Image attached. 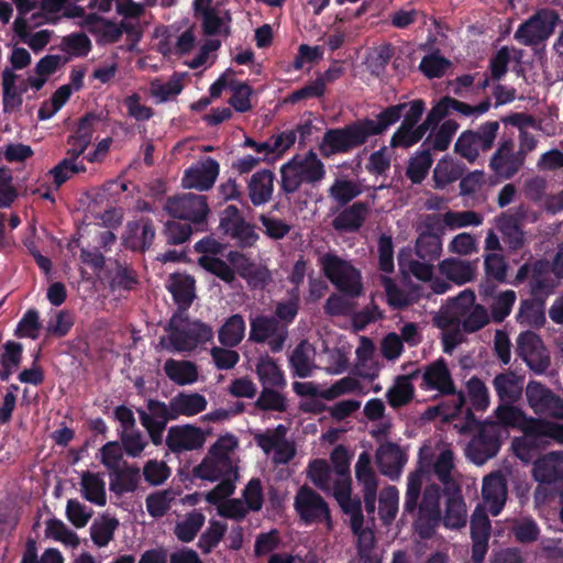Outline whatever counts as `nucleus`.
<instances>
[{
    "label": "nucleus",
    "instance_id": "obj_23",
    "mask_svg": "<svg viewBox=\"0 0 563 563\" xmlns=\"http://www.w3.org/2000/svg\"><path fill=\"white\" fill-rule=\"evenodd\" d=\"M274 181L275 174L271 169H261L251 176L247 191L254 207L263 206L272 200Z\"/></svg>",
    "mask_w": 563,
    "mask_h": 563
},
{
    "label": "nucleus",
    "instance_id": "obj_9",
    "mask_svg": "<svg viewBox=\"0 0 563 563\" xmlns=\"http://www.w3.org/2000/svg\"><path fill=\"white\" fill-rule=\"evenodd\" d=\"M294 507L305 525L325 522L328 527H332L328 503L311 487L303 485L297 490Z\"/></svg>",
    "mask_w": 563,
    "mask_h": 563
},
{
    "label": "nucleus",
    "instance_id": "obj_19",
    "mask_svg": "<svg viewBox=\"0 0 563 563\" xmlns=\"http://www.w3.org/2000/svg\"><path fill=\"white\" fill-rule=\"evenodd\" d=\"M166 288L177 305L175 313H186L196 298V280L191 275L173 273L166 280Z\"/></svg>",
    "mask_w": 563,
    "mask_h": 563
},
{
    "label": "nucleus",
    "instance_id": "obj_41",
    "mask_svg": "<svg viewBox=\"0 0 563 563\" xmlns=\"http://www.w3.org/2000/svg\"><path fill=\"white\" fill-rule=\"evenodd\" d=\"M495 415L497 418V424L501 429V437L507 434L505 428L512 427L519 428L521 431L525 430V427L530 423L531 419H527L521 410L516 407L508 405H500L495 410Z\"/></svg>",
    "mask_w": 563,
    "mask_h": 563
},
{
    "label": "nucleus",
    "instance_id": "obj_44",
    "mask_svg": "<svg viewBox=\"0 0 563 563\" xmlns=\"http://www.w3.org/2000/svg\"><path fill=\"white\" fill-rule=\"evenodd\" d=\"M229 88L232 90V96L229 99L230 106L240 113L250 111L252 109L250 98L253 95V88L245 81L234 79L229 81Z\"/></svg>",
    "mask_w": 563,
    "mask_h": 563
},
{
    "label": "nucleus",
    "instance_id": "obj_64",
    "mask_svg": "<svg viewBox=\"0 0 563 563\" xmlns=\"http://www.w3.org/2000/svg\"><path fill=\"white\" fill-rule=\"evenodd\" d=\"M173 497L169 490L150 494L145 500L147 512L153 518H161L170 509Z\"/></svg>",
    "mask_w": 563,
    "mask_h": 563
},
{
    "label": "nucleus",
    "instance_id": "obj_16",
    "mask_svg": "<svg viewBox=\"0 0 563 563\" xmlns=\"http://www.w3.org/2000/svg\"><path fill=\"white\" fill-rule=\"evenodd\" d=\"M508 488L505 476L500 472H494L483 478L482 498L485 510L492 516H498L507 500Z\"/></svg>",
    "mask_w": 563,
    "mask_h": 563
},
{
    "label": "nucleus",
    "instance_id": "obj_2",
    "mask_svg": "<svg viewBox=\"0 0 563 563\" xmlns=\"http://www.w3.org/2000/svg\"><path fill=\"white\" fill-rule=\"evenodd\" d=\"M386 129L387 108L379 112L377 120L365 118L342 128L328 129L319 146L320 153L327 158L350 153L365 144L368 137L380 134Z\"/></svg>",
    "mask_w": 563,
    "mask_h": 563
},
{
    "label": "nucleus",
    "instance_id": "obj_1",
    "mask_svg": "<svg viewBox=\"0 0 563 563\" xmlns=\"http://www.w3.org/2000/svg\"><path fill=\"white\" fill-rule=\"evenodd\" d=\"M475 295L471 290L462 291L450 300L434 317L435 324L443 330V350L451 353L459 343V325L466 331H477L489 321L487 310L475 305Z\"/></svg>",
    "mask_w": 563,
    "mask_h": 563
},
{
    "label": "nucleus",
    "instance_id": "obj_13",
    "mask_svg": "<svg viewBox=\"0 0 563 563\" xmlns=\"http://www.w3.org/2000/svg\"><path fill=\"white\" fill-rule=\"evenodd\" d=\"M517 350L533 372L541 374L549 367V352L536 333L530 331L521 333L517 340Z\"/></svg>",
    "mask_w": 563,
    "mask_h": 563
},
{
    "label": "nucleus",
    "instance_id": "obj_12",
    "mask_svg": "<svg viewBox=\"0 0 563 563\" xmlns=\"http://www.w3.org/2000/svg\"><path fill=\"white\" fill-rule=\"evenodd\" d=\"M499 123L487 122L477 132H463L455 143V151L470 162L477 158L481 152L487 151L494 144Z\"/></svg>",
    "mask_w": 563,
    "mask_h": 563
},
{
    "label": "nucleus",
    "instance_id": "obj_51",
    "mask_svg": "<svg viewBox=\"0 0 563 563\" xmlns=\"http://www.w3.org/2000/svg\"><path fill=\"white\" fill-rule=\"evenodd\" d=\"M222 465H224L223 461H219L208 454L200 464L192 468V475L196 478L216 482L230 472V468L225 471Z\"/></svg>",
    "mask_w": 563,
    "mask_h": 563
},
{
    "label": "nucleus",
    "instance_id": "obj_30",
    "mask_svg": "<svg viewBox=\"0 0 563 563\" xmlns=\"http://www.w3.org/2000/svg\"><path fill=\"white\" fill-rule=\"evenodd\" d=\"M172 410L178 419L179 416H196L207 408V399L198 393H178L170 400Z\"/></svg>",
    "mask_w": 563,
    "mask_h": 563
},
{
    "label": "nucleus",
    "instance_id": "obj_61",
    "mask_svg": "<svg viewBox=\"0 0 563 563\" xmlns=\"http://www.w3.org/2000/svg\"><path fill=\"white\" fill-rule=\"evenodd\" d=\"M123 449L118 441L107 442L100 449V462L110 472L123 466Z\"/></svg>",
    "mask_w": 563,
    "mask_h": 563
},
{
    "label": "nucleus",
    "instance_id": "obj_57",
    "mask_svg": "<svg viewBox=\"0 0 563 563\" xmlns=\"http://www.w3.org/2000/svg\"><path fill=\"white\" fill-rule=\"evenodd\" d=\"M461 174L462 169L452 159H441L433 170L435 187L444 188L450 183L456 180Z\"/></svg>",
    "mask_w": 563,
    "mask_h": 563
},
{
    "label": "nucleus",
    "instance_id": "obj_26",
    "mask_svg": "<svg viewBox=\"0 0 563 563\" xmlns=\"http://www.w3.org/2000/svg\"><path fill=\"white\" fill-rule=\"evenodd\" d=\"M423 387L441 394L454 391V384L450 371L443 360L429 364L423 372Z\"/></svg>",
    "mask_w": 563,
    "mask_h": 563
},
{
    "label": "nucleus",
    "instance_id": "obj_33",
    "mask_svg": "<svg viewBox=\"0 0 563 563\" xmlns=\"http://www.w3.org/2000/svg\"><path fill=\"white\" fill-rule=\"evenodd\" d=\"M166 376L179 386L190 385L198 379V367L191 361L169 358L164 364Z\"/></svg>",
    "mask_w": 563,
    "mask_h": 563
},
{
    "label": "nucleus",
    "instance_id": "obj_59",
    "mask_svg": "<svg viewBox=\"0 0 563 563\" xmlns=\"http://www.w3.org/2000/svg\"><path fill=\"white\" fill-rule=\"evenodd\" d=\"M308 477L316 487L328 490L331 481V470L328 462L323 459L312 460L308 466Z\"/></svg>",
    "mask_w": 563,
    "mask_h": 563
},
{
    "label": "nucleus",
    "instance_id": "obj_24",
    "mask_svg": "<svg viewBox=\"0 0 563 563\" xmlns=\"http://www.w3.org/2000/svg\"><path fill=\"white\" fill-rule=\"evenodd\" d=\"M399 265L402 272L411 274L421 282L430 283V288L433 292L444 294L448 291L449 284L440 278L433 277V265L416 260H407L405 254L400 255Z\"/></svg>",
    "mask_w": 563,
    "mask_h": 563
},
{
    "label": "nucleus",
    "instance_id": "obj_31",
    "mask_svg": "<svg viewBox=\"0 0 563 563\" xmlns=\"http://www.w3.org/2000/svg\"><path fill=\"white\" fill-rule=\"evenodd\" d=\"M80 486L86 500L101 507L107 504L106 483L99 473L84 471L80 475Z\"/></svg>",
    "mask_w": 563,
    "mask_h": 563
},
{
    "label": "nucleus",
    "instance_id": "obj_39",
    "mask_svg": "<svg viewBox=\"0 0 563 563\" xmlns=\"http://www.w3.org/2000/svg\"><path fill=\"white\" fill-rule=\"evenodd\" d=\"M256 374L264 387H279L286 385L283 371L279 368L275 360L268 355L261 356L256 364Z\"/></svg>",
    "mask_w": 563,
    "mask_h": 563
},
{
    "label": "nucleus",
    "instance_id": "obj_37",
    "mask_svg": "<svg viewBox=\"0 0 563 563\" xmlns=\"http://www.w3.org/2000/svg\"><path fill=\"white\" fill-rule=\"evenodd\" d=\"M18 75L9 67L2 71V103L4 112L18 110L23 103V93L25 90H19L15 85Z\"/></svg>",
    "mask_w": 563,
    "mask_h": 563
},
{
    "label": "nucleus",
    "instance_id": "obj_8",
    "mask_svg": "<svg viewBox=\"0 0 563 563\" xmlns=\"http://www.w3.org/2000/svg\"><path fill=\"white\" fill-rule=\"evenodd\" d=\"M165 210L172 218L189 221L197 227L206 224L210 212L207 197L191 192L168 197Z\"/></svg>",
    "mask_w": 563,
    "mask_h": 563
},
{
    "label": "nucleus",
    "instance_id": "obj_21",
    "mask_svg": "<svg viewBox=\"0 0 563 563\" xmlns=\"http://www.w3.org/2000/svg\"><path fill=\"white\" fill-rule=\"evenodd\" d=\"M532 476L540 484L563 479V452H551L539 457L533 464Z\"/></svg>",
    "mask_w": 563,
    "mask_h": 563
},
{
    "label": "nucleus",
    "instance_id": "obj_63",
    "mask_svg": "<svg viewBox=\"0 0 563 563\" xmlns=\"http://www.w3.org/2000/svg\"><path fill=\"white\" fill-rule=\"evenodd\" d=\"M255 407L264 411L283 412L287 408L286 398L272 387H264L255 401Z\"/></svg>",
    "mask_w": 563,
    "mask_h": 563
},
{
    "label": "nucleus",
    "instance_id": "obj_15",
    "mask_svg": "<svg viewBox=\"0 0 563 563\" xmlns=\"http://www.w3.org/2000/svg\"><path fill=\"white\" fill-rule=\"evenodd\" d=\"M155 236L156 230L153 220L142 217L139 220L128 222L123 245L132 252L144 254L153 245Z\"/></svg>",
    "mask_w": 563,
    "mask_h": 563
},
{
    "label": "nucleus",
    "instance_id": "obj_5",
    "mask_svg": "<svg viewBox=\"0 0 563 563\" xmlns=\"http://www.w3.org/2000/svg\"><path fill=\"white\" fill-rule=\"evenodd\" d=\"M424 108L422 100H413L409 103H401L389 108V125L401 117L404 118L400 128L390 140L391 146L408 147L422 139L429 126L424 122L418 126L416 124L420 120Z\"/></svg>",
    "mask_w": 563,
    "mask_h": 563
},
{
    "label": "nucleus",
    "instance_id": "obj_35",
    "mask_svg": "<svg viewBox=\"0 0 563 563\" xmlns=\"http://www.w3.org/2000/svg\"><path fill=\"white\" fill-rule=\"evenodd\" d=\"M246 324L240 313L230 316L218 331V339L222 346L235 347L245 335Z\"/></svg>",
    "mask_w": 563,
    "mask_h": 563
},
{
    "label": "nucleus",
    "instance_id": "obj_32",
    "mask_svg": "<svg viewBox=\"0 0 563 563\" xmlns=\"http://www.w3.org/2000/svg\"><path fill=\"white\" fill-rule=\"evenodd\" d=\"M522 432V437L516 438L512 441V450L518 459L525 463H528L540 450L543 443L541 442V439L531 421L525 427Z\"/></svg>",
    "mask_w": 563,
    "mask_h": 563
},
{
    "label": "nucleus",
    "instance_id": "obj_28",
    "mask_svg": "<svg viewBox=\"0 0 563 563\" xmlns=\"http://www.w3.org/2000/svg\"><path fill=\"white\" fill-rule=\"evenodd\" d=\"M439 269L449 280L463 285L474 279L476 263L450 257L440 262Z\"/></svg>",
    "mask_w": 563,
    "mask_h": 563
},
{
    "label": "nucleus",
    "instance_id": "obj_46",
    "mask_svg": "<svg viewBox=\"0 0 563 563\" xmlns=\"http://www.w3.org/2000/svg\"><path fill=\"white\" fill-rule=\"evenodd\" d=\"M198 264L205 271L217 276L227 284L235 280V271L223 260L217 256L202 255L198 260Z\"/></svg>",
    "mask_w": 563,
    "mask_h": 563
},
{
    "label": "nucleus",
    "instance_id": "obj_54",
    "mask_svg": "<svg viewBox=\"0 0 563 563\" xmlns=\"http://www.w3.org/2000/svg\"><path fill=\"white\" fill-rule=\"evenodd\" d=\"M119 526L117 518H104L101 522L95 521L90 526V537L93 543L103 548L113 539L114 531Z\"/></svg>",
    "mask_w": 563,
    "mask_h": 563
},
{
    "label": "nucleus",
    "instance_id": "obj_10",
    "mask_svg": "<svg viewBox=\"0 0 563 563\" xmlns=\"http://www.w3.org/2000/svg\"><path fill=\"white\" fill-rule=\"evenodd\" d=\"M501 429L495 421H485L466 448L467 457L476 465H483L495 456L500 446Z\"/></svg>",
    "mask_w": 563,
    "mask_h": 563
},
{
    "label": "nucleus",
    "instance_id": "obj_56",
    "mask_svg": "<svg viewBox=\"0 0 563 563\" xmlns=\"http://www.w3.org/2000/svg\"><path fill=\"white\" fill-rule=\"evenodd\" d=\"M432 158L428 150L418 151L409 161L407 175L413 183H420L428 174Z\"/></svg>",
    "mask_w": 563,
    "mask_h": 563
},
{
    "label": "nucleus",
    "instance_id": "obj_55",
    "mask_svg": "<svg viewBox=\"0 0 563 563\" xmlns=\"http://www.w3.org/2000/svg\"><path fill=\"white\" fill-rule=\"evenodd\" d=\"M457 129L459 125L456 122L446 120L437 130L429 134L427 142L434 150L445 151Z\"/></svg>",
    "mask_w": 563,
    "mask_h": 563
},
{
    "label": "nucleus",
    "instance_id": "obj_34",
    "mask_svg": "<svg viewBox=\"0 0 563 563\" xmlns=\"http://www.w3.org/2000/svg\"><path fill=\"white\" fill-rule=\"evenodd\" d=\"M136 412L141 423L142 419L146 418L151 426L166 427L169 421L176 420L170 401L165 404L157 399H148L146 401V409L137 408Z\"/></svg>",
    "mask_w": 563,
    "mask_h": 563
},
{
    "label": "nucleus",
    "instance_id": "obj_43",
    "mask_svg": "<svg viewBox=\"0 0 563 563\" xmlns=\"http://www.w3.org/2000/svg\"><path fill=\"white\" fill-rule=\"evenodd\" d=\"M517 320L523 325L541 327L545 322L544 305L536 299L525 300L520 305Z\"/></svg>",
    "mask_w": 563,
    "mask_h": 563
},
{
    "label": "nucleus",
    "instance_id": "obj_60",
    "mask_svg": "<svg viewBox=\"0 0 563 563\" xmlns=\"http://www.w3.org/2000/svg\"><path fill=\"white\" fill-rule=\"evenodd\" d=\"M192 234L190 223H180L175 220H168L163 230L166 243L168 245H179L189 240Z\"/></svg>",
    "mask_w": 563,
    "mask_h": 563
},
{
    "label": "nucleus",
    "instance_id": "obj_4",
    "mask_svg": "<svg viewBox=\"0 0 563 563\" xmlns=\"http://www.w3.org/2000/svg\"><path fill=\"white\" fill-rule=\"evenodd\" d=\"M279 190L286 197L297 192L302 184H317L325 176V167L317 154L310 150L303 157L295 155L279 169Z\"/></svg>",
    "mask_w": 563,
    "mask_h": 563
},
{
    "label": "nucleus",
    "instance_id": "obj_20",
    "mask_svg": "<svg viewBox=\"0 0 563 563\" xmlns=\"http://www.w3.org/2000/svg\"><path fill=\"white\" fill-rule=\"evenodd\" d=\"M523 156L514 152V142L511 140L503 141L490 159V167L503 178L514 176L523 164Z\"/></svg>",
    "mask_w": 563,
    "mask_h": 563
},
{
    "label": "nucleus",
    "instance_id": "obj_48",
    "mask_svg": "<svg viewBox=\"0 0 563 563\" xmlns=\"http://www.w3.org/2000/svg\"><path fill=\"white\" fill-rule=\"evenodd\" d=\"M442 222L450 230L478 227L483 223V216L475 211H448L442 216Z\"/></svg>",
    "mask_w": 563,
    "mask_h": 563
},
{
    "label": "nucleus",
    "instance_id": "obj_18",
    "mask_svg": "<svg viewBox=\"0 0 563 563\" xmlns=\"http://www.w3.org/2000/svg\"><path fill=\"white\" fill-rule=\"evenodd\" d=\"M219 172V163L212 157H207L200 164L190 166L185 170L181 185L184 188H194L200 191L209 190L214 185Z\"/></svg>",
    "mask_w": 563,
    "mask_h": 563
},
{
    "label": "nucleus",
    "instance_id": "obj_11",
    "mask_svg": "<svg viewBox=\"0 0 563 563\" xmlns=\"http://www.w3.org/2000/svg\"><path fill=\"white\" fill-rule=\"evenodd\" d=\"M558 20L554 11L540 10L517 29L515 38L523 45L540 44L553 33Z\"/></svg>",
    "mask_w": 563,
    "mask_h": 563
},
{
    "label": "nucleus",
    "instance_id": "obj_42",
    "mask_svg": "<svg viewBox=\"0 0 563 563\" xmlns=\"http://www.w3.org/2000/svg\"><path fill=\"white\" fill-rule=\"evenodd\" d=\"M206 517L202 512L194 510L189 512L185 520L177 522L174 533L181 542H191L205 523Z\"/></svg>",
    "mask_w": 563,
    "mask_h": 563
},
{
    "label": "nucleus",
    "instance_id": "obj_36",
    "mask_svg": "<svg viewBox=\"0 0 563 563\" xmlns=\"http://www.w3.org/2000/svg\"><path fill=\"white\" fill-rule=\"evenodd\" d=\"M284 327L276 317L267 314H257L250 319L249 341L254 343H265L271 336Z\"/></svg>",
    "mask_w": 563,
    "mask_h": 563
},
{
    "label": "nucleus",
    "instance_id": "obj_22",
    "mask_svg": "<svg viewBox=\"0 0 563 563\" xmlns=\"http://www.w3.org/2000/svg\"><path fill=\"white\" fill-rule=\"evenodd\" d=\"M82 26L96 37L98 45L117 43L122 36V30H119L118 23L100 16L97 13H89Z\"/></svg>",
    "mask_w": 563,
    "mask_h": 563
},
{
    "label": "nucleus",
    "instance_id": "obj_25",
    "mask_svg": "<svg viewBox=\"0 0 563 563\" xmlns=\"http://www.w3.org/2000/svg\"><path fill=\"white\" fill-rule=\"evenodd\" d=\"M368 213L366 202L356 201L343 208L332 220V227L338 232H356L363 225Z\"/></svg>",
    "mask_w": 563,
    "mask_h": 563
},
{
    "label": "nucleus",
    "instance_id": "obj_29",
    "mask_svg": "<svg viewBox=\"0 0 563 563\" xmlns=\"http://www.w3.org/2000/svg\"><path fill=\"white\" fill-rule=\"evenodd\" d=\"M482 295L489 305L493 320L497 322H501L509 316L517 299L514 290H504L494 294L488 287L483 289Z\"/></svg>",
    "mask_w": 563,
    "mask_h": 563
},
{
    "label": "nucleus",
    "instance_id": "obj_45",
    "mask_svg": "<svg viewBox=\"0 0 563 563\" xmlns=\"http://www.w3.org/2000/svg\"><path fill=\"white\" fill-rule=\"evenodd\" d=\"M495 225L504 235L510 247L517 249L522 244L523 233L519 229L517 218L509 214H501L495 219Z\"/></svg>",
    "mask_w": 563,
    "mask_h": 563
},
{
    "label": "nucleus",
    "instance_id": "obj_3",
    "mask_svg": "<svg viewBox=\"0 0 563 563\" xmlns=\"http://www.w3.org/2000/svg\"><path fill=\"white\" fill-rule=\"evenodd\" d=\"M165 331L168 332L167 344L162 338L161 344L175 352H191L199 345L213 339L212 328L200 321H189L186 313H173Z\"/></svg>",
    "mask_w": 563,
    "mask_h": 563
},
{
    "label": "nucleus",
    "instance_id": "obj_49",
    "mask_svg": "<svg viewBox=\"0 0 563 563\" xmlns=\"http://www.w3.org/2000/svg\"><path fill=\"white\" fill-rule=\"evenodd\" d=\"M416 253L424 261H434L442 253V241L438 234L422 233L416 242Z\"/></svg>",
    "mask_w": 563,
    "mask_h": 563
},
{
    "label": "nucleus",
    "instance_id": "obj_53",
    "mask_svg": "<svg viewBox=\"0 0 563 563\" xmlns=\"http://www.w3.org/2000/svg\"><path fill=\"white\" fill-rule=\"evenodd\" d=\"M361 194L357 184L347 179H336L329 189V195L340 207L347 206L354 198Z\"/></svg>",
    "mask_w": 563,
    "mask_h": 563
},
{
    "label": "nucleus",
    "instance_id": "obj_17",
    "mask_svg": "<svg viewBox=\"0 0 563 563\" xmlns=\"http://www.w3.org/2000/svg\"><path fill=\"white\" fill-rule=\"evenodd\" d=\"M206 435L201 428L192 424L173 426L167 432L165 443L173 453L195 451L203 446Z\"/></svg>",
    "mask_w": 563,
    "mask_h": 563
},
{
    "label": "nucleus",
    "instance_id": "obj_47",
    "mask_svg": "<svg viewBox=\"0 0 563 563\" xmlns=\"http://www.w3.org/2000/svg\"><path fill=\"white\" fill-rule=\"evenodd\" d=\"M45 536L71 548H77L80 543L76 532L70 530L60 519L57 518H52L46 521Z\"/></svg>",
    "mask_w": 563,
    "mask_h": 563
},
{
    "label": "nucleus",
    "instance_id": "obj_52",
    "mask_svg": "<svg viewBox=\"0 0 563 563\" xmlns=\"http://www.w3.org/2000/svg\"><path fill=\"white\" fill-rule=\"evenodd\" d=\"M60 49L76 57H86L91 48L90 38L82 32H75L62 38Z\"/></svg>",
    "mask_w": 563,
    "mask_h": 563
},
{
    "label": "nucleus",
    "instance_id": "obj_40",
    "mask_svg": "<svg viewBox=\"0 0 563 563\" xmlns=\"http://www.w3.org/2000/svg\"><path fill=\"white\" fill-rule=\"evenodd\" d=\"M493 383L499 399L504 402L515 401L522 391L523 380L514 373L499 374Z\"/></svg>",
    "mask_w": 563,
    "mask_h": 563
},
{
    "label": "nucleus",
    "instance_id": "obj_62",
    "mask_svg": "<svg viewBox=\"0 0 563 563\" xmlns=\"http://www.w3.org/2000/svg\"><path fill=\"white\" fill-rule=\"evenodd\" d=\"M467 395L474 409L486 410L489 406V391L477 377H472L466 384Z\"/></svg>",
    "mask_w": 563,
    "mask_h": 563
},
{
    "label": "nucleus",
    "instance_id": "obj_14",
    "mask_svg": "<svg viewBox=\"0 0 563 563\" xmlns=\"http://www.w3.org/2000/svg\"><path fill=\"white\" fill-rule=\"evenodd\" d=\"M526 395L536 413L563 419V400L540 383H529Z\"/></svg>",
    "mask_w": 563,
    "mask_h": 563
},
{
    "label": "nucleus",
    "instance_id": "obj_27",
    "mask_svg": "<svg viewBox=\"0 0 563 563\" xmlns=\"http://www.w3.org/2000/svg\"><path fill=\"white\" fill-rule=\"evenodd\" d=\"M109 488L117 496L136 490L140 481V468L136 465L123 462V466L109 473Z\"/></svg>",
    "mask_w": 563,
    "mask_h": 563
},
{
    "label": "nucleus",
    "instance_id": "obj_38",
    "mask_svg": "<svg viewBox=\"0 0 563 563\" xmlns=\"http://www.w3.org/2000/svg\"><path fill=\"white\" fill-rule=\"evenodd\" d=\"M467 509L459 490L452 493L446 500L443 523L449 529H460L466 525Z\"/></svg>",
    "mask_w": 563,
    "mask_h": 563
},
{
    "label": "nucleus",
    "instance_id": "obj_50",
    "mask_svg": "<svg viewBox=\"0 0 563 563\" xmlns=\"http://www.w3.org/2000/svg\"><path fill=\"white\" fill-rule=\"evenodd\" d=\"M228 526L225 522L218 520H210L209 527L202 532L199 538L198 547L205 554H209L221 542Z\"/></svg>",
    "mask_w": 563,
    "mask_h": 563
},
{
    "label": "nucleus",
    "instance_id": "obj_7",
    "mask_svg": "<svg viewBox=\"0 0 563 563\" xmlns=\"http://www.w3.org/2000/svg\"><path fill=\"white\" fill-rule=\"evenodd\" d=\"M219 229L240 249L253 247L260 239L255 227L244 219L241 210L234 205L227 206L222 211Z\"/></svg>",
    "mask_w": 563,
    "mask_h": 563
},
{
    "label": "nucleus",
    "instance_id": "obj_6",
    "mask_svg": "<svg viewBox=\"0 0 563 563\" xmlns=\"http://www.w3.org/2000/svg\"><path fill=\"white\" fill-rule=\"evenodd\" d=\"M323 275L345 296L357 297L363 286L361 273L347 261L335 254L325 253L319 260Z\"/></svg>",
    "mask_w": 563,
    "mask_h": 563
},
{
    "label": "nucleus",
    "instance_id": "obj_58",
    "mask_svg": "<svg viewBox=\"0 0 563 563\" xmlns=\"http://www.w3.org/2000/svg\"><path fill=\"white\" fill-rule=\"evenodd\" d=\"M41 328L42 323L40 321L38 311L36 309H29L18 322L14 334L18 338H30L35 340L38 338V331Z\"/></svg>",
    "mask_w": 563,
    "mask_h": 563
}]
</instances>
